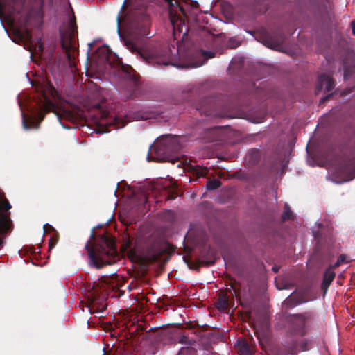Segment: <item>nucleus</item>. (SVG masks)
<instances>
[{"mask_svg":"<svg viewBox=\"0 0 355 355\" xmlns=\"http://www.w3.org/2000/svg\"><path fill=\"white\" fill-rule=\"evenodd\" d=\"M315 318L313 311H306L295 314L291 317L288 334V340L286 343V349L291 355H296L299 352L309 349L310 341L302 338L307 332L306 326Z\"/></svg>","mask_w":355,"mask_h":355,"instance_id":"2","label":"nucleus"},{"mask_svg":"<svg viewBox=\"0 0 355 355\" xmlns=\"http://www.w3.org/2000/svg\"><path fill=\"white\" fill-rule=\"evenodd\" d=\"M179 343L187 345H191L193 341L190 340L188 336L182 335L179 338Z\"/></svg>","mask_w":355,"mask_h":355,"instance_id":"22","label":"nucleus"},{"mask_svg":"<svg viewBox=\"0 0 355 355\" xmlns=\"http://www.w3.org/2000/svg\"><path fill=\"white\" fill-rule=\"evenodd\" d=\"M286 39V36L282 31H276L272 33L266 32L263 35V43L272 49L279 50Z\"/></svg>","mask_w":355,"mask_h":355,"instance_id":"8","label":"nucleus"},{"mask_svg":"<svg viewBox=\"0 0 355 355\" xmlns=\"http://www.w3.org/2000/svg\"><path fill=\"white\" fill-rule=\"evenodd\" d=\"M192 171L197 177H204L207 174L208 169L207 168H202L199 166H196L192 168Z\"/></svg>","mask_w":355,"mask_h":355,"instance_id":"19","label":"nucleus"},{"mask_svg":"<svg viewBox=\"0 0 355 355\" xmlns=\"http://www.w3.org/2000/svg\"><path fill=\"white\" fill-rule=\"evenodd\" d=\"M98 115L96 116V123L98 125H105V129L103 131L108 132L109 126H115L116 129L123 128L127 123V121L124 120L119 116L110 115V114L101 109H98Z\"/></svg>","mask_w":355,"mask_h":355,"instance_id":"6","label":"nucleus"},{"mask_svg":"<svg viewBox=\"0 0 355 355\" xmlns=\"http://www.w3.org/2000/svg\"><path fill=\"white\" fill-rule=\"evenodd\" d=\"M205 55H207L209 54V58H214V55L215 53H211V52H205Z\"/></svg>","mask_w":355,"mask_h":355,"instance_id":"28","label":"nucleus"},{"mask_svg":"<svg viewBox=\"0 0 355 355\" xmlns=\"http://www.w3.org/2000/svg\"><path fill=\"white\" fill-rule=\"evenodd\" d=\"M216 306L220 311H227L230 306L228 295L227 294L220 295L218 300Z\"/></svg>","mask_w":355,"mask_h":355,"instance_id":"15","label":"nucleus"},{"mask_svg":"<svg viewBox=\"0 0 355 355\" xmlns=\"http://www.w3.org/2000/svg\"><path fill=\"white\" fill-rule=\"evenodd\" d=\"M231 42H232V40H230V42H229V46H230V48H236L237 46V45H235V46L232 45L231 44Z\"/></svg>","mask_w":355,"mask_h":355,"instance_id":"31","label":"nucleus"},{"mask_svg":"<svg viewBox=\"0 0 355 355\" xmlns=\"http://www.w3.org/2000/svg\"><path fill=\"white\" fill-rule=\"evenodd\" d=\"M39 49L42 51L43 50V44H40L39 45Z\"/></svg>","mask_w":355,"mask_h":355,"instance_id":"32","label":"nucleus"},{"mask_svg":"<svg viewBox=\"0 0 355 355\" xmlns=\"http://www.w3.org/2000/svg\"><path fill=\"white\" fill-rule=\"evenodd\" d=\"M281 218L282 222L293 219V211L287 203H285L284 205V211L282 214Z\"/></svg>","mask_w":355,"mask_h":355,"instance_id":"16","label":"nucleus"},{"mask_svg":"<svg viewBox=\"0 0 355 355\" xmlns=\"http://www.w3.org/2000/svg\"><path fill=\"white\" fill-rule=\"evenodd\" d=\"M5 4L10 7V15L19 14L23 7L21 0H3Z\"/></svg>","mask_w":355,"mask_h":355,"instance_id":"13","label":"nucleus"},{"mask_svg":"<svg viewBox=\"0 0 355 355\" xmlns=\"http://www.w3.org/2000/svg\"><path fill=\"white\" fill-rule=\"evenodd\" d=\"M221 186V182L218 179L209 180L207 182V189L208 190H214Z\"/></svg>","mask_w":355,"mask_h":355,"instance_id":"18","label":"nucleus"},{"mask_svg":"<svg viewBox=\"0 0 355 355\" xmlns=\"http://www.w3.org/2000/svg\"><path fill=\"white\" fill-rule=\"evenodd\" d=\"M89 49H88V51H87V53H88V54H89V51H90V48H91V46H92V44H89Z\"/></svg>","mask_w":355,"mask_h":355,"instance_id":"34","label":"nucleus"},{"mask_svg":"<svg viewBox=\"0 0 355 355\" xmlns=\"http://www.w3.org/2000/svg\"><path fill=\"white\" fill-rule=\"evenodd\" d=\"M272 270L275 271V272H277L278 271V269L276 268L275 267H273L272 268Z\"/></svg>","mask_w":355,"mask_h":355,"instance_id":"35","label":"nucleus"},{"mask_svg":"<svg viewBox=\"0 0 355 355\" xmlns=\"http://www.w3.org/2000/svg\"><path fill=\"white\" fill-rule=\"evenodd\" d=\"M123 20L125 24L124 33H121L119 28L118 33L129 51L136 53L144 61L153 66L180 67L175 62L179 54V46L159 43L145 45L144 37L150 34V19L144 7L131 11L124 19L118 16L119 26Z\"/></svg>","mask_w":355,"mask_h":355,"instance_id":"1","label":"nucleus"},{"mask_svg":"<svg viewBox=\"0 0 355 355\" xmlns=\"http://www.w3.org/2000/svg\"><path fill=\"white\" fill-rule=\"evenodd\" d=\"M213 101L211 97H205L202 98L196 105V109L200 114L206 116H210L213 114Z\"/></svg>","mask_w":355,"mask_h":355,"instance_id":"10","label":"nucleus"},{"mask_svg":"<svg viewBox=\"0 0 355 355\" xmlns=\"http://www.w3.org/2000/svg\"><path fill=\"white\" fill-rule=\"evenodd\" d=\"M22 125L25 130H30L33 127L38 128L35 121L28 120L26 118L24 114L22 113Z\"/></svg>","mask_w":355,"mask_h":355,"instance_id":"17","label":"nucleus"},{"mask_svg":"<svg viewBox=\"0 0 355 355\" xmlns=\"http://www.w3.org/2000/svg\"><path fill=\"white\" fill-rule=\"evenodd\" d=\"M333 267L329 266L326 270L324 271V275H323V280L321 284V289L324 291L325 293L329 286L331 285V282L335 278L336 273L333 270Z\"/></svg>","mask_w":355,"mask_h":355,"instance_id":"11","label":"nucleus"},{"mask_svg":"<svg viewBox=\"0 0 355 355\" xmlns=\"http://www.w3.org/2000/svg\"><path fill=\"white\" fill-rule=\"evenodd\" d=\"M44 231L46 232V231H52L53 233H54L55 231V230L53 228V226L49 225V224H46L44 225Z\"/></svg>","mask_w":355,"mask_h":355,"instance_id":"25","label":"nucleus"},{"mask_svg":"<svg viewBox=\"0 0 355 355\" xmlns=\"http://www.w3.org/2000/svg\"><path fill=\"white\" fill-rule=\"evenodd\" d=\"M331 95H332V94H329V95L326 96L324 98L321 99V101H321V102H322H322H323V101H324L325 100H327V99L329 98H330V96H331Z\"/></svg>","mask_w":355,"mask_h":355,"instance_id":"29","label":"nucleus"},{"mask_svg":"<svg viewBox=\"0 0 355 355\" xmlns=\"http://www.w3.org/2000/svg\"><path fill=\"white\" fill-rule=\"evenodd\" d=\"M95 239L94 231L92 230L90 240L85 245L90 264L96 268H101L105 265H112L116 263L119 259V256L115 246L114 240L108 235H101L100 239L101 245L96 251L92 242Z\"/></svg>","mask_w":355,"mask_h":355,"instance_id":"3","label":"nucleus"},{"mask_svg":"<svg viewBox=\"0 0 355 355\" xmlns=\"http://www.w3.org/2000/svg\"><path fill=\"white\" fill-rule=\"evenodd\" d=\"M335 87L334 80L329 76L321 74L318 78L315 92L318 94L324 87V92H330Z\"/></svg>","mask_w":355,"mask_h":355,"instance_id":"9","label":"nucleus"},{"mask_svg":"<svg viewBox=\"0 0 355 355\" xmlns=\"http://www.w3.org/2000/svg\"><path fill=\"white\" fill-rule=\"evenodd\" d=\"M126 246L130 257L141 261L144 264L159 261L164 252L160 241L155 238H150L146 241L140 255H138L135 249L131 247L130 241L126 243Z\"/></svg>","mask_w":355,"mask_h":355,"instance_id":"4","label":"nucleus"},{"mask_svg":"<svg viewBox=\"0 0 355 355\" xmlns=\"http://www.w3.org/2000/svg\"><path fill=\"white\" fill-rule=\"evenodd\" d=\"M71 33L68 36L67 39H65L64 35H62L61 37V44L63 49L66 51L67 56L69 60H71V53L70 50L72 47L73 40H74V34H75V30L73 27L71 28Z\"/></svg>","mask_w":355,"mask_h":355,"instance_id":"12","label":"nucleus"},{"mask_svg":"<svg viewBox=\"0 0 355 355\" xmlns=\"http://www.w3.org/2000/svg\"><path fill=\"white\" fill-rule=\"evenodd\" d=\"M345 258H346V257L345 254L340 255L339 257L338 258L336 262L331 266L334 268L340 266L342 263L345 262Z\"/></svg>","mask_w":355,"mask_h":355,"instance_id":"23","label":"nucleus"},{"mask_svg":"<svg viewBox=\"0 0 355 355\" xmlns=\"http://www.w3.org/2000/svg\"><path fill=\"white\" fill-rule=\"evenodd\" d=\"M351 26L352 28V33L355 35V19L351 22Z\"/></svg>","mask_w":355,"mask_h":355,"instance_id":"27","label":"nucleus"},{"mask_svg":"<svg viewBox=\"0 0 355 355\" xmlns=\"http://www.w3.org/2000/svg\"><path fill=\"white\" fill-rule=\"evenodd\" d=\"M11 208V205H10V203L8 202V201L6 200L3 203V209L5 210V211H7L8 209H10Z\"/></svg>","mask_w":355,"mask_h":355,"instance_id":"26","label":"nucleus"},{"mask_svg":"<svg viewBox=\"0 0 355 355\" xmlns=\"http://www.w3.org/2000/svg\"><path fill=\"white\" fill-rule=\"evenodd\" d=\"M181 148L178 137L171 135L162 136L154 148L156 159L175 163L178 157H173V155L178 153Z\"/></svg>","mask_w":355,"mask_h":355,"instance_id":"5","label":"nucleus"},{"mask_svg":"<svg viewBox=\"0 0 355 355\" xmlns=\"http://www.w3.org/2000/svg\"><path fill=\"white\" fill-rule=\"evenodd\" d=\"M119 76L130 83L132 93L130 98L136 96L139 87V75L130 65H122L119 70Z\"/></svg>","mask_w":355,"mask_h":355,"instance_id":"7","label":"nucleus"},{"mask_svg":"<svg viewBox=\"0 0 355 355\" xmlns=\"http://www.w3.org/2000/svg\"><path fill=\"white\" fill-rule=\"evenodd\" d=\"M188 28L187 27H185V32L183 33V35H182V37H184V35L186 34Z\"/></svg>","mask_w":355,"mask_h":355,"instance_id":"33","label":"nucleus"},{"mask_svg":"<svg viewBox=\"0 0 355 355\" xmlns=\"http://www.w3.org/2000/svg\"><path fill=\"white\" fill-rule=\"evenodd\" d=\"M59 239V235L57 232L53 233L49 241V249L53 248L57 244Z\"/></svg>","mask_w":355,"mask_h":355,"instance_id":"20","label":"nucleus"},{"mask_svg":"<svg viewBox=\"0 0 355 355\" xmlns=\"http://www.w3.org/2000/svg\"><path fill=\"white\" fill-rule=\"evenodd\" d=\"M147 160H148V162L152 161V160H154V159H153V158L150 155V153H148V156H147Z\"/></svg>","mask_w":355,"mask_h":355,"instance_id":"30","label":"nucleus"},{"mask_svg":"<svg viewBox=\"0 0 355 355\" xmlns=\"http://www.w3.org/2000/svg\"><path fill=\"white\" fill-rule=\"evenodd\" d=\"M239 343L241 346L243 352H246V353L249 352V346H248V343L245 340H241V341L239 340Z\"/></svg>","mask_w":355,"mask_h":355,"instance_id":"24","label":"nucleus"},{"mask_svg":"<svg viewBox=\"0 0 355 355\" xmlns=\"http://www.w3.org/2000/svg\"><path fill=\"white\" fill-rule=\"evenodd\" d=\"M1 244V240L0 239V245Z\"/></svg>","mask_w":355,"mask_h":355,"instance_id":"36","label":"nucleus"},{"mask_svg":"<svg viewBox=\"0 0 355 355\" xmlns=\"http://www.w3.org/2000/svg\"><path fill=\"white\" fill-rule=\"evenodd\" d=\"M259 151L255 149L250 150L245 157L246 161L251 165L257 164L259 162Z\"/></svg>","mask_w":355,"mask_h":355,"instance_id":"14","label":"nucleus"},{"mask_svg":"<svg viewBox=\"0 0 355 355\" xmlns=\"http://www.w3.org/2000/svg\"><path fill=\"white\" fill-rule=\"evenodd\" d=\"M196 350L191 347H182L180 350L178 355H195Z\"/></svg>","mask_w":355,"mask_h":355,"instance_id":"21","label":"nucleus"}]
</instances>
